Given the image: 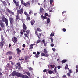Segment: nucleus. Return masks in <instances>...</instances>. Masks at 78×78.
Here are the masks:
<instances>
[{
    "mask_svg": "<svg viewBox=\"0 0 78 78\" xmlns=\"http://www.w3.org/2000/svg\"><path fill=\"white\" fill-rule=\"evenodd\" d=\"M2 21L3 22H5L6 26H8V19H6L5 16H2Z\"/></svg>",
    "mask_w": 78,
    "mask_h": 78,
    "instance_id": "obj_1",
    "label": "nucleus"
},
{
    "mask_svg": "<svg viewBox=\"0 0 78 78\" xmlns=\"http://www.w3.org/2000/svg\"><path fill=\"white\" fill-rule=\"evenodd\" d=\"M9 20L10 22V25H13V22H14V19L11 16L9 17Z\"/></svg>",
    "mask_w": 78,
    "mask_h": 78,
    "instance_id": "obj_2",
    "label": "nucleus"
},
{
    "mask_svg": "<svg viewBox=\"0 0 78 78\" xmlns=\"http://www.w3.org/2000/svg\"><path fill=\"white\" fill-rule=\"evenodd\" d=\"M23 8H22L20 10H19L17 11V13L18 14H23Z\"/></svg>",
    "mask_w": 78,
    "mask_h": 78,
    "instance_id": "obj_3",
    "label": "nucleus"
},
{
    "mask_svg": "<svg viewBox=\"0 0 78 78\" xmlns=\"http://www.w3.org/2000/svg\"><path fill=\"white\" fill-rule=\"evenodd\" d=\"M0 25L2 28H4L5 26V24L4 23H3L2 20H0Z\"/></svg>",
    "mask_w": 78,
    "mask_h": 78,
    "instance_id": "obj_4",
    "label": "nucleus"
},
{
    "mask_svg": "<svg viewBox=\"0 0 78 78\" xmlns=\"http://www.w3.org/2000/svg\"><path fill=\"white\" fill-rule=\"evenodd\" d=\"M15 19V22H17L18 20H19L20 19V17L19 16V14H17Z\"/></svg>",
    "mask_w": 78,
    "mask_h": 78,
    "instance_id": "obj_5",
    "label": "nucleus"
},
{
    "mask_svg": "<svg viewBox=\"0 0 78 78\" xmlns=\"http://www.w3.org/2000/svg\"><path fill=\"white\" fill-rule=\"evenodd\" d=\"M12 41L14 43H16L15 42H17V38L15 37H14L12 38Z\"/></svg>",
    "mask_w": 78,
    "mask_h": 78,
    "instance_id": "obj_6",
    "label": "nucleus"
},
{
    "mask_svg": "<svg viewBox=\"0 0 78 78\" xmlns=\"http://www.w3.org/2000/svg\"><path fill=\"white\" fill-rule=\"evenodd\" d=\"M7 11L9 14H12V15H14V12H12V11H11L9 9H7Z\"/></svg>",
    "mask_w": 78,
    "mask_h": 78,
    "instance_id": "obj_7",
    "label": "nucleus"
},
{
    "mask_svg": "<svg viewBox=\"0 0 78 78\" xmlns=\"http://www.w3.org/2000/svg\"><path fill=\"white\" fill-rule=\"evenodd\" d=\"M5 41H2L0 43V46L1 47V48L2 49H3V45L5 44Z\"/></svg>",
    "mask_w": 78,
    "mask_h": 78,
    "instance_id": "obj_8",
    "label": "nucleus"
},
{
    "mask_svg": "<svg viewBox=\"0 0 78 78\" xmlns=\"http://www.w3.org/2000/svg\"><path fill=\"white\" fill-rule=\"evenodd\" d=\"M22 74H23L20 73L19 72H16V76L17 77H20L21 78H22Z\"/></svg>",
    "mask_w": 78,
    "mask_h": 78,
    "instance_id": "obj_9",
    "label": "nucleus"
},
{
    "mask_svg": "<svg viewBox=\"0 0 78 78\" xmlns=\"http://www.w3.org/2000/svg\"><path fill=\"white\" fill-rule=\"evenodd\" d=\"M23 30H27V26H26V25L23 23Z\"/></svg>",
    "mask_w": 78,
    "mask_h": 78,
    "instance_id": "obj_10",
    "label": "nucleus"
},
{
    "mask_svg": "<svg viewBox=\"0 0 78 78\" xmlns=\"http://www.w3.org/2000/svg\"><path fill=\"white\" fill-rule=\"evenodd\" d=\"M16 51H17V54L19 55H20V53H21V50H20V48H18L16 49Z\"/></svg>",
    "mask_w": 78,
    "mask_h": 78,
    "instance_id": "obj_11",
    "label": "nucleus"
},
{
    "mask_svg": "<svg viewBox=\"0 0 78 78\" xmlns=\"http://www.w3.org/2000/svg\"><path fill=\"white\" fill-rule=\"evenodd\" d=\"M30 3H29V2L25 3V5H24V6H26V7H29L30 5Z\"/></svg>",
    "mask_w": 78,
    "mask_h": 78,
    "instance_id": "obj_12",
    "label": "nucleus"
},
{
    "mask_svg": "<svg viewBox=\"0 0 78 78\" xmlns=\"http://www.w3.org/2000/svg\"><path fill=\"white\" fill-rule=\"evenodd\" d=\"M35 34L36 35L37 37H38L39 39H41V37H40L39 36V34H37V31H35Z\"/></svg>",
    "mask_w": 78,
    "mask_h": 78,
    "instance_id": "obj_13",
    "label": "nucleus"
},
{
    "mask_svg": "<svg viewBox=\"0 0 78 78\" xmlns=\"http://www.w3.org/2000/svg\"><path fill=\"white\" fill-rule=\"evenodd\" d=\"M41 17L42 19V20H45L47 19V16H43V15H41Z\"/></svg>",
    "mask_w": 78,
    "mask_h": 78,
    "instance_id": "obj_14",
    "label": "nucleus"
},
{
    "mask_svg": "<svg viewBox=\"0 0 78 78\" xmlns=\"http://www.w3.org/2000/svg\"><path fill=\"white\" fill-rule=\"evenodd\" d=\"M22 78H28V76L27 75H23V74L22 75V76L21 77Z\"/></svg>",
    "mask_w": 78,
    "mask_h": 78,
    "instance_id": "obj_15",
    "label": "nucleus"
},
{
    "mask_svg": "<svg viewBox=\"0 0 78 78\" xmlns=\"http://www.w3.org/2000/svg\"><path fill=\"white\" fill-rule=\"evenodd\" d=\"M26 20L28 21V20H31V18L30 17V15H28L26 16Z\"/></svg>",
    "mask_w": 78,
    "mask_h": 78,
    "instance_id": "obj_16",
    "label": "nucleus"
},
{
    "mask_svg": "<svg viewBox=\"0 0 78 78\" xmlns=\"http://www.w3.org/2000/svg\"><path fill=\"white\" fill-rule=\"evenodd\" d=\"M24 73V74H27V75L29 76H31V74H30V73L25 71Z\"/></svg>",
    "mask_w": 78,
    "mask_h": 78,
    "instance_id": "obj_17",
    "label": "nucleus"
},
{
    "mask_svg": "<svg viewBox=\"0 0 78 78\" xmlns=\"http://www.w3.org/2000/svg\"><path fill=\"white\" fill-rule=\"evenodd\" d=\"M16 73V71H14L13 72H12V76H15L16 75V73Z\"/></svg>",
    "mask_w": 78,
    "mask_h": 78,
    "instance_id": "obj_18",
    "label": "nucleus"
},
{
    "mask_svg": "<svg viewBox=\"0 0 78 78\" xmlns=\"http://www.w3.org/2000/svg\"><path fill=\"white\" fill-rule=\"evenodd\" d=\"M13 54V53L11 51H9L6 53V55H12Z\"/></svg>",
    "mask_w": 78,
    "mask_h": 78,
    "instance_id": "obj_19",
    "label": "nucleus"
},
{
    "mask_svg": "<svg viewBox=\"0 0 78 78\" xmlns=\"http://www.w3.org/2000/svg\"><path fill=\"white\" fill-rule=\"evenodd\" d=\"M37 30L39 32H42V30H41L39 27L37 28Z\"/></svg>",
    "mask_w": 78,
    "mask_h": 78,
    "instance_id": "obj_20",
    "label": "nucleus"
},
{
    "mask_svg": "<svg viewBox=\"0 0 78 78\" xmlns=\"http://www.w3.org/2000/svg\"><path fill=\"white\" fill-rule=\"evenodd\" d=\"M19 67V69H20L21 68V66L20 65V63L18 62L16 64Z\"/></svg>",
    "mask_w": 78,
    "mask_h": 78,
    "instance_id": "obj_21",
    "label": "nucleus"
},
{
    "mask_svg": "<svg viewBox=\"0 0 78 78\" xmlns=\"http://www.w3.org/2000/svg\"><path fill=\"white\" fill-rule=\"evenodd\" d=\"M1 41H4V37H3V35H1Z\"/></svg>",
    "mask_w": 78,
    "mask_h": 78,
    "instance_id": "obj_22",
    "label": "nucleus"
},
{
    "mask_svg": "<svg viewBox=\"0 0 78 78\" xmlns=\"http://www.w3.org/2000/svg\"><path fill=\"white\" fill-rule=\"evenodd\" d=\"M50 22V18H48L47 20V24H48Z\"/></svg>",
    "mask_w": 78,
    "mask_h": 78,
    "instance_id": "obj_23",
    "label": "nucleus"
},
{
    "mask_svg": "<svg viewBox=\"0 0 78 78\" xmlns=\"http://www.w3.org/2000/svg\"><path fill=\"white\" fill-rule=\"evenodd\" d=\"M67 62V60L64 59L62 60L61 62L62 64H64V63H65V62Z\"/></svg>",
    "mask_w": 78,
    "mask_h": 78,
    "instance_id": "obj_24",
    "label": "nucleus"
},
{
    "mask_svg": "<svg viewBox=\"0 0 78 78\" xmlns=\"http://www.w3.org/2000/svg\"><path fill=\"white\" fill-rule=\"evenodd\" d=\"M21 4H22L24 6L25 5V3L24 2V1L23 0H21Z\"/></svg>",
    "mask_w": 78,
    "mask_h": 78,
    "instance_id": "obj_25",
    "label": "nucleus"
},
{
    "mask_svg": "<svg viewBox=\"0 0 78 78\" xmlns=\"http://www.w3.org/2000/svg\"><path fill=\"white\" fill-rule=\"evenodd\" d=\"M35 23V21H34V20H33L32 21H31L30 22V23H31V25H34Z\"/></svg>",
    "mask_w": 78,
    "mask_h": 78,
    "instance_id": "obj_26",
    "label": "nucleus"
},
{
    "mask_svg": "<svg viewBox=\"0 0 78 78\" xmlns=\"http://www.w3.org/2000/svg\"><path fill=\"white\" fill-rule=\"evenodd\" d=\"M48 72L50 74H52V73H53V71L51 70H48Z\"/></svg>",
    "mask_w": 78,
    "mask_h": 78,
    "instance_id": "obj_27",
    "label": "nucleus"
},
{
    "mask_svg": "<svg viewBox=\"0 0 78 78\" xmlns=\"http://www.w3.org/2000/svg\"><path fill=\"white\" fill-rule=\"evenodd\" d=\"M8 67L9 69H11L12 67L11 65L9 64V63H7Z\"/></svg>",
    "mask_w": 78,
    "mask_h": 78,
    "instance_id": "obj_28",
    "label": "nucleus"
},
{
    "mask_svg": "<svg viewBox=\"0 0 78 78\" xmlns=\"http://www.w3.org/2000/svg\"><path fill=\"white\" fill-rule=\"evenodd\" d=\"M43 11H44V9H43V8L41 7L40 8V12H43Z\"/></svg>",
    "mask_w": 78,
    "mask_h": 78,
    "instance_id": "obj_29",
    "label": "nucleus"
},
{
    "mask_svg": "<svg viewBox=\"0 0 78 78\" xmlns=\"http://www.w3.org/2000/svg\"><path fill=\"white\" fill-rule=\"evenodd\" d=\"M19 60H20V61H23V60H24V59L23 58V57H21L19 58Z\"/></svg>",
    "mask_w": 78,
    "mask_h": 78,
    "instance_id": "obj_30",
    "label": "nucleus"
},
{
    "mask_svg": "<svg viewBox=\"0 0 78 78\" xmlns=\"http://www.w3.org/2000/svg\"><path fill=\"white\" fill-rule=\"evenodd\" d=\"M41 56H45V53H42L41 54Z\"/></svg>",
    "mask_w": 78,
    "mask_h": 78,
    "instance_id": "obj_31",
    "label": "nucleus"
},
{
    "mask_svg": "<svg viewBox=\"0 0 78 78\" xmlns=\"http://www.w3.org/2000/svg\"><path fill=\"white\" fill-rule=\"evenodd\" d=\"M50 66L51 67V68H52V69L55 67V65H50Z\"/></svg>",
    "mask_w": 78,
    "mask_h": 78,
    "instance_id": "obj_32",
    "label": "nucleus"
},
{
    "mask_svg": "<svg viewBox=\"0 0 78 78\" xmlns=\"http://www.w3.org/2000/svg\"><path fill=\"white\" fill-rule=\"evenodd\" d=\"M43 52L44 53H45V54H46L47 53V51L46 49H44Z\"/></svg>",
    "mask_w": 78,
    "mask_h": 78,
    "instance_id": "obj_33",
    "label": "nucleus"
},
{
    "mask_svg": "<svg viewBox=\"0 0 78 78\" xmlns=\"http://www.w3.org/2000/svg\"><path fill=\"white\" fill-rule=\"evenodd\" d=\"M3 4L4 5H5V6H6L7 5V4H6V2L4 1L2 2Z\"/></svg>",
    "mask_w": 78,
    "mask_h": 78,
    "instance_id": "obj_34",
    "label": "nucleus"
},
{
    "mask_svg": "<svg viewBox=\"0 0 78 78\" xmlns=\"http://www.w3.org/2000/svg\"><path fill=\"white\" fill-rule=\"evenodd\" d=\"M50 39H51V43H53V37H51L50 38Z\"/></svg>",
    "mask_w": 78,
    "mask_h": 78,
    "instance_id": "obj_35",
    "label": "nucleus"
},
{
    "mask_svg": "<svg viewBox=\"0 0 78 78\" xmlns=\"http://www.w3.org/2000/svg\"><path fill=\"white\" fill-rule=\"evenodd\" d=\"M68 68V65L66 64L65 68V70H66Z\"/></svg>",
    "mask_w": 78,
    "mask_h": 78,
    "instance_id": "obj_36",
    "label": "nucleus"
},
{
    "mask_svg": "<svg viewBox=\"0 0 78 78\" xmlns=\"http://www.w3.org/2000/svg\"><path fill=\"white\" fill-rule=\"evenodd\" d=\"M30 31V30H28L26 31V33H27V34H29V33Z\"/></svg>",
    "mask_w": 78,
    "mask_h": 78,
    "instance_id": "obj_37",
    "label": "nucleus"
},
{
    "mask_svg": "<svg viewBox=\"0 0 78 78\" xmlns=\"http://www.w3.org/2000/svg\"><path fill=\"white\" fill-rule=\"evenodd\" d=\"M11 59H12V56H9V58H8L9 60V61H10V60H11Z\"/></svg>",
    "mask_w": 78,
    "mask_h": 78,
    "instance_id": "obj_38",
    "label": "nucleus"
},
{
    "mask_svg": "<svg viewBox=\"0 0 78 78\" xmlns=\"http://www.w3.org/2000/svg\"><path fill=\"white\" fill-rule=\"evenodd\" d=\"M41 40H38L37 41L36 44H38L39 43V42H41Z\"/></svg>",
    "mask_w": 78,
    "mask_h": 78,
    "instance_id": "obj_39",
    "label": "nucleus"
},
{
    "mask_svg": "<svg viewBox=\"0 0 78 78\" xmlns=\"http://www.w3.org/2000/svg\"><path fill=\"white\" fill-rule=\"evenodd\" d=\"M56 67H55L54 70V72H55V73H56Z\"/></svg>",
    "mask_w": 78,
    "mask_h": 78,
    "instance_id": "obj_40",
    "label": "nucleus"
},
{
    "mask_svg": "<svg viewBox=\"0 0 78 78\" xmlns=\"http://www.w3.org/2000/svg\"><path fill=\"white\" fill-rule=\"evenodd\" d=\"M24 14H25V15H26V16H29V15H28V14L27 13V12H24Z\"/></svg>",
    "mask_w": 78,
    "mask_h": 78,
    "instance_id": "obj_41",
    "label": "nucleus"
},
{
    "mask_svg": "<svg viewBox=\"0 0 78 78\" xmlns=\"http://www.w3.org/2000/svg\"><path fill=\"white\" fill-rule=\"evenodd\" d=\"M54 35V32H52V33H51V36H53Z\"/></svg>",
    "mask_w": 78,
    "mask_h": 78,
    "instance_id": "obj_42",
    "label": "nucleus"
},
{
    "mask_svg": "<svg viewBox=\"0 0 78 78\" xmlns=\"http://www.w3.org/2000/svg\"><path fill=\"white\" fill-rule=\"evenodd\" d=\"M34 57L35 58H39V55H37V54H35Z\"/></svg>",
    "mask_w": 78,
    "mask_h": 78,
    "instance_id": "obj_43",
    "label": "nucleus"
},
{
    "mask_svg": "<svg viewBox=\"0 0 78 78\" xmlns=\"http://www.w3.org/2000/svg\"><path fill=\"white\" fill-rule=\"evenodd\" d=\"M69 71V73H72L73 72V71H72V69H70Z\"/></svg>",
    "mask_w": 78,
    "mask_h": 78,
    "instance_id": "obj_44",
    "label": "nucleus"
},
{
    "mask_svg": "<svg viewBox=\"0 0 78 78\" xmlns=\"http://www.w3.org/2000/svg\"><path fill=\"white\" fill-rule=\"evenodd\" d=\"M62 31L63 32H66V29L65 28H63L62 29Z\"/></svg>",
    "mask_w": 78,
    "mask_h": 78,
    "instance_id": "obj_45",
    "label": "nucleus"
},
{
    "mask_svg": "<svg viewBox=\"0 0 78 78\" xmlns=\"http://www.w3.org/2000/svg\"><path fill=\"white\" fill-rule=\"evenodd\" d=\"M52 3H53V0H51L50 1V4L52 5Z\"/></svg>",
    "mask_w": 78,
    "mask_h": 78,
    "instance_id": "obj_46",
    "label": "nucleus"
},
{
    "mask_svg": "<svg viewBox=\"0 0 78 78\" xmlns=\"http://www.w3.org/2000/svg\"><path fill=\"white\" fill-rule=\"evenodd\" d=\"M67 75L69 77L70 76V73H67Z\"/></svg>",
    "mask_w": 78,
    "mask_h": 78,
    "instance_id": "obj_47",
    "label": "nucleus"
},
{
    "mask_svg": "<svg viewBox=\"0 0 78 78\" xmlns=\"http://www.w3.org/2000/svg\"><path fill=\"white\" fill-rule=\"evenodd\" d=\"M19 2H16V6H19Z\"/></svg>",
    "mask_w": 78,
    "mask_h": 78,
    "instance_id": "obj_48",
    "label": "nucleus"
},
{
    "mask_svg": "<svg viewBox=\"0 0 78 78\" xmlns=\"http://www.w3.org/2000/svg\"><path fill=\"white\" fill-rule=\"evenodd\" d=\"M24 34L26 37H28V35H27V34Z\"/></svg>",
    "mask_w": 78,
    "mask_h": 78,
    "instance_id": "obj_49",
    "label": "nucleus"
},
{
    "mask_svg": "<svg viewBox=\"0 0 78 78\" xmlns=\"http://www.w3.org/2000/svg\"><path fill=\"white\" fill-rule=\"evenodd\" d=\"M48 16V13H45V16Z\"/></svg>",
    "mask_w": 78,
    "mask_h": 78,
    "instance_id": "obj_50",
    "label": "nucleus"
},
{
    "mask_svg": "<svg viewBox=\"0 0 78 78\" xmlns=\"http://www.w3.org/2000/svg\"><path fill=\"white\" fill-rule=\"evenodd\" d=\"M33 12V11H31V10H30L29 13V14H31V13H32V12Z\"/></svg>",
    "mask_w": 78,
    "mask_h": 78,
    "instance_id": "obj_51",
    "label": "nucleus"
},
{
    "mask_svg": "<svg viewBox=\"0 0 78 78\" xmlns=\"http://www.w3.org/2000/svg\"><path fill=\"white\" fill-rule=\"evenodd\" d=\"M49 56V54H45V56H46V57H48V56Z\"/></svg>",
    "mask_w": 78,
    "mask_h": 78,
    "instance_id": "obj_52",
    "label": "nucleus"
},
{
    "mask_svg": "<svg viewBox=\"0 0 78 78\" xmlns=\"http://www.w3.org/2000/svg\"><path fill=\"white\" fill-rule=\"evenodd\" d=\"M52 50H53V51H55H55H56V49L55 48H52Z\"/></svg>",
    "mask_w": 78,
    "mask_h": 78,
    "instance_id": "obj_53",
    "label": "nucleus"
},
{
    "mask_svg": "<svg viewBox=\"0 0 78 78\" xmlns=\"http://www.w3.org/2000/svg\"><path fill=\"white\" fill-rule=\"evenodd\" d=\"M29 69L30 70H33V68H32L31 67H30L29 68Z\"/></svg>",
    "mask_w": 78,
    "mask_h": 78,
    "instance_id": "obj_54",
    "label": "nucleus"
},
{
    "mask_svg": "<svg viewBox=\"0 0 78 78\" xmlns=\"http://www.w3.org/2000/svg\"><path fill=\"white\" fill-rule=\"evenodd\" d=\"M51 47H54V44L52 43L51 44Z\"/></svg>",
    "mask_w": 78,
    "mask_h": 78,
    "instance_id": "obj_55",
    "label": "nucleus"
},
{
    "mask_svg": "<svg viewBox=\"0 0 78 78\" xmlns=\"http://www.w3.org/2000/svg\"><path fill=\"white\" fill-rule=\"evenodd\" d=\"M13 2L15 4L16 3V1L15 0H13Z\"/></svg>",
    "mask_w": 78,
    "mask_h": 78,
    "instance_id": "obj_56",
    "label": "nucleus"
},
{
    "mask_svg": "<svg viewBox=\"0 0 78 78\" xmlns=\"http://www.w3.org/2000/svg\"><path fill=\"white\" fill-rule=\"evenodd\" d=\"M39 36H40V37L41 36H42V33H39Z\"/></svg>",
    "mask_w": 78,
    "mask_h": 78,
    "instance_id": "obj_57",
    "label": "nucleus"
},
{
    "mask_svg": "<svg viewBox=\"0 0 78 78\" xmlns=\"http://www.w3.org/2000/svg\"><path fill=\"white\" fill-rule=\"evenodd\" d=\"M47 69H44L43 70L44 72H47Z\"/></svg>",
    "mask_w": 78,
    "mask_h": 78,
    "instance_id": "obj_58",
    "label": "nucleus"
},
{
    "mask_svg": "<svg viewBox=\"0 0 78 78\" xmlns=\"http://www.w3.org/2000/svg\"><path fill=\"white\" fill-rule=\"evenodd\" d=\"M24 59L25 60H27V56H25L24 57Z\"/></svg>",
    "mask_w": 78,
    "mask_h": 78,
    "instance_id": "obj_59",
    "label": "nucleus"
},
{
    "mask_svg": "<svg viewBox=\"0 0 78 78\" xmlns=\"http://www.w3.org/2000/svg\"><path fill=\"white\" fill-rule=\"evenodd\" d=\"M63 78H66V75H63L62 76Z\"/></svg>",
    "mask_w": 78,
    "mask_h": 78,
    "instance_id": "obj_60",
    "label": "nucleus"
},
{
    "mask_svg": "<svg viewBox=\"0 0 78 78\" xmlns=\"http://www.w3.org/2000/svg\"><path fill=\"white\" fill-rule=\"evenodd\" d=\"M33 47H30L29 48V49L30 50H31V49H33Z\"/></svg>",
    "mask_w": 78,
    "mask_h": 78,
    "instance_id": "obj_61",
    "label": "nucleus"
},
{
    "mask_svg": "<svg viewBox=\"0 0 78 78\" xmlns=\"http://www.w3.org/2000/svg\"><path fill=\"white\" fill-rule=\"evenodd\" d=\"M37 55H39V54H40V52H39V51H37Z\"/></svg>",
    "mask_w": 78,
    "mask_h": 78,
    "instance_id": "obj_62",
    "label": "nucleus"
},
{
    "mask_svg": "<svg viewBox=\"0 0 78 78\" xmlns=\"http://www.w3.org/2000/svg\"><path fill=\"white\" fill-rule=\"evenodd\" d=\"M34 1H35V0H32L31 2L34 3Z\"/></svg>",
    "mask_w": 78,
    "mask_h": 78,
    "instance_id": "obj_63",
    "label": "nucleus"
},
{
    "mask_svg": "<svg viewBox=\"0 0 78 78\" xmlns=\"http://www.w3.org/2000/svg\"><path fill=\"white\" fill-rule=\"evenodd\" d=\"M57 68H58V69H60V68H61V66H57Z\"/></svg>",
    "mask_w": 78,
    "mask_h": 78,
    "instance_id": "obj_64",
    "label": "nucleus"
}]
</instances>
